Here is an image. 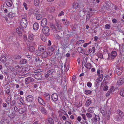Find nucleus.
Returning a JSON list of instances; mask_svg holds the SVG:
<instances>
[{"label": "nucleus", "instance_id": "nucleus-40", "mask_svg": "<svg viewBox=\"0 0 124 124\" xmlns=\"http://www.w3.org/2000/svg\"><path fill=\"white\" fill-rule=\"evenodd\" d=\"M62 22L65 25H67L68 24L69 21L65 19H63L62 20Z\"/></svg>", "mask_w": 124, "mask_h": 124}, {"label": "nucleus", "instance_id": "nucleus-29", "mask_svg": "<svg viewBox=\"0 0 124 124\" xmlns=\"http://www.w3.org/2000/svg\"><path fill=\"white\" fill-rule=\"evenodd\" d=\"M48 55V53L47 52L45 51L42 53L41 55V56L42 58H45L47 57Z\"/></svg>", "mask_w": 124, "mask_h": 124}, {"label": "nucleus", "instance_id": "nucleus-25", "mask_svg": "<svg viewBox=\"0 0 124 124\" xmlns=\"http://www.w3.org/2000/svg\"><path fill=\"white\" fill-rule=\"evenodd\" d=\"M44 96L46 100L49 101L50 100V95L48 94L45 93L44 94Z\"/></svg>", "mask_w": 124, "mask_h": 124}, {"label": "nucleus", "instance_id": "nucleus-64", "mask_svg": "<svg viewBox=\"0 0 124 124\" xmlns=\"http://www.w3.org/2000/svg\"><path fill=\"white\" fill-rule=\"evenodd\" d=\"M111 93V92H110V91H108V92L106 94V95L107 97H108V96H109Z\"/></svg>", "mask_w": 124, "mask_h": 124}, {"label": "nucleus", "instance_id": "nucleus-54", "mask_svg": "<svg viewBox=\"0 0 124 124\" xmlns=\"http://www.w3.org/2000/svg\"><path fill=\"white\" fill-rule=\"evenodd\" d=\"M98 56L99 58H103V56L102 54L101 53H100L98 54Z\"/></svg>", "mask_w": 124, "mask_h": 124}, {"label": "nucleus", "instance_id": "nucleus-60", "mask_svg": "<svg viewBox=\"0 0 124 124\" xmlns=\"http://www.w3.org/2000/svg\"><path fill=\"white\" fill-rule=\"evenodd\" d=\"M21 58V56L20 55H18L16 56V57L15 58V59H20Z\"/></svg>", "mask_w": 124, "mask_h": 124}, {"label": "nucleus", "instance_id": "nucleus-46", "mask_svg": "<svg viewBox=\"0 0 124 124\" xmlns=\"http://www.w3.org/2000/svg\"><path fill=\"white\" fill-rule=\"evenodd\" d=\"M78 51L80 53H83L84 52V51L81 47H79L78 48Z\"/></svg>", "mask_w": 124, "mask_h": 124}, {"label": "nucleus", "instance_id": "nucleus-44", "mask_svg": "<svg viewBox=\"0 0 124 124\" xmlns=\"http://www.w3.org/2000/svg\"><path fill=\"white\" fill-rule=\"evenodd\" d=\"M85 94H91L92 91L91 90H85Z\"/></svg>", "mask_w": 124, "mask_h": 124}, {"label": "nucleus", "instance_id": "nucleus-21", "mask_svg": "<svg viewBox=\"0 0 124 124\" xmlns=\"http://www.w3.org/2000/svg\"><path fill=\"white\" fill-rule=\"evenodd\" d=\"M46 122L48 121L51 124H54V121L51 117H49L46 120Z\"/></svg>", "mask_w": 124, "mask_h": 124}, {"label": "nucleus", "instance_id": "nucleus-2", "mask_svg": "<svg viewBox=\"0 0 124 124\" xmlns=\"http://www.w3.org/2000/svg\"><path fill=\"white\" fill-rule=\"evenodd\" d=\"M16 31L18 33L19 36L20 37L22 36L23 33L24 32L25 33V31H24V30L21 27H18L16 29Z\"/></svg>", "mask_w": 124, "mask_h": 124}, {"label": "nucleus", "instance_id": "nucleus-45", "mask_svg": "<svg viewBox=\"0 0 124 124\" xmlns=\"http://www.w3.org/2000/svg\"><path fill=\"white\" fill-rule=\"evenodd\" d=\"M120 95L123 97H124V89H121L120 91Z\"/></svg>", "mask_w": 124, "mask_h": 124}, {"label": "nucleus", "instance_id": "nucleus-27", "mask_svg": "<svg viewBox=\"0 0 124 124\" xmlns=\"http://www.w3.org/2000/svg\"><path fill=\"white\" fill-rule=\"evenodd\" d=\"M58 113L60 116H62V114L64 115H65L66 114V113L65 111L62 109H60Z\"/></svg>", "mask_w": 124, "mask_h": 124}, {"label": "nucleus", "instance_id": "nucleus-61", "mask_svg": "<svg viewBox=\"0 0 124 124\" xmlns=\"http://www.w3.org/2000/svg\"><path fill=\"white\" fill-rule=\"evenodd\" d=\"M108 88V86L107 85H105L103 88L104 91H106L107 90Z\"/></svg>", "mask_w": 124, "mask_h": 124}, {"label": "nucleus", "instance_id": "nucleus-9", "mask_svg": "<svg viewBox=\"0 0 124 124\" xmlns=\"http://www.w3.org/2000/svg\"><path fill=\"white\" fill-rule=\"evenodd\" d=\"M31 52H32L33 54L37 55H39L41 54L39 52L36 50H35V48L33 46H31Z\"/></svg>", "mask_w": 124, "mask_h": 124}, {"label": "nucleus", "instance_id": "nucleus-50", "mask_svg": "<svg viewBox=\"0 0 124 124\" xmlns=\"http://www.w3.org/2000/svg\"><path fill=\"white\" fill-rule=\"evenodd\" d=\"M86 115L88 118H91L92 117V114L90 113H86Z\"/></svg>", "mask_w": 124, "mask_h": 124}, {"label": "nucleus", "instance_id": "nucleus-41", "mask_svg": "<svg viewBox=\"0 0 124 124\" xmlns=\"http://www.w3.org/2000/svg\"><path fill=\"white\" fill-rule=\"evenodd\" d=\"M8 16L9 18H12L13 17L15 16V15L14 13L10 12L8 14Z\"/></svg>", "mask_w": 124, "mask_h": 124}, {"label": "nucleus", "instance_id": "nucleus-11", "mask_svg": "<svg viewBox=\"0 0 124 124\" xmlns=\"http://www.w3.org/2000/svg\"><path fill=\"white\" fill-rule=\"evenodd\" d=\"M58 96L57 94L56 93H53L52 95V98L53 101H56L58 99Z\"/></svg>", "mask_w": 124, "mask_h": 124}, {"label": "nucleus", "instance_id": "nucleus-53", "mask_svg": "<svg viewBox=\"0 0 124 124\" xmlns=\"http://www.w3.org/2000/svg\"><path fill=\"white\" fill-rule=\"evenodd\" d=\"M46 106H47V108H48L49 110H52V109L51 108L50 105L49 104L47 103L46 104Z\"/></svg>", "mask_w": 124, "mask_h": 124}, {"label": "nucleus", "instance_id": "nucleus-20", "mask_svg": "<svg viewBox=\"0 0 124 124\" xmlns=\"http://www.w3.org/2000/svg\"><path fill=\"white\" fill-rule=\"evenodd\" d=\"M39 28V24L37 23H35L33 25V29L34 30H37Z\"/></svg>", "mask_w": 124, "mask_h": 124}, {"label": "nucleus", "instance_id": "nucleus-42", "mask_svg": "<svg viewBox=\"0 0 124 124\" xmlns=\"http://www.w3.org/2000/svg\"><path fill=\"white\" fill-rule=\"evenodd\" d=\"M16 101L15 100H12L10 102V105L11 106H14L16 105Z\"/></svg>", "mask_w": 124, "mask_h": 124}, {"label": "nucleus", "instance_id": "nucleus-33", "mask_svg": "<svg viewBox=\"0 0 124 124\" xmlns=\"http://www.w3.org/2000/svg\"><path fill=\"white\" fill-rule=\"evenodd\" d=\"M27 62L26 60L23 59L20 60V64H24L26 63Z\"/></svg>", "mask_w": 124, "mask_h": 124}, {"label": "nucleus", "instance_id": "nucleus-15", "mask_svg": "<svg viewBox=\"0 0 124 124\" xmlns=\"http://www.w3.org/2000/svg\"><path fill=\"white\" fill-rule=\"evenodd\" d=\"M6 3L8 7H11L13 4L12 1L11 0H6Z\"/></svg>", "mask_w": 124, "mask_h": 124}, {"label": "nucleus", "instance_id": "nucleus-17", "mask_svg": "<svg viewBox=\"0 0 124 124\" xmlns=\"http://www.w3.org/2000/svg\"><path fill=\"white\" fill-rule=\"evenodd\" d=\"M39 113L37 111H32L31 112V115L33 117H36L39 116Z\"/></svg>", "mask_w": 124, "mask_h": 124}, {"label": "nucleus", "instance_id": "nucleus-49", "mask_svg": "<svg viewBox=\"0 0 124 124\" xmlns=\"http://www.w3.org/2000/svg\"><path fill=\"white\" fill-rule=\"evenodd\" d=\"M114 86H112L111 87L109 91L111 92L112 93H113L114 91Z\"/></svg>", "mask_w": 124, "mask_h": 124}, {"label": "nucleus", "instance_id": "nucleus-19", "mask_svg": "<svg viewBox=\"0 0 124 124\" xmlns=\"http://www.w3.org/2000/svg\"><path fill=\"white\" fill-rule=\"evenodd\" d=\"M117 112L118 113V115L119 116V117L120 119H121L124 116V115L123 114L122 112L119 110H117Z\"/></svg>", "mask_w": 124, "mask_h": 124}, {"label": "nucleus", "instance_id": "nucleus-5", "mask_svg": "<svg viewBox=\"0 0 124 124\" xmlns=\"http://www.w3.org/2000/svg\"><path fill=\"white\" fill-rule=\"evenodd\" d=\"M123 69L122 67H119L116 66V70L117 74L118 75H120L123 71Z\"/></svg>", "mask_w": 124, "mask_h": 124}, {"label": "nucleus", "instance_id": "nucleus-26", "mask_svg": "<svg viewBox=\"0 0 124 124\" xmlns=\"http://www.w3.org/2000/svg\"><path fill=\"white\" fill-rule=\"evenodd\" d=\"M25 82L26 84H29L31 82V78L28 77L26 78L25 80Z\"/></svg>", "mask_w": 124, "mask_h": 124}, {"label": "nucleus", "instance_id": "nucleus-22", "mask_svg": "<svg viewBox=\"0 0 124 124\" xmlns=\"http://www.w3.org/2000/svg\"><path fill=\"white\" fill-rule=\"evenodd\" d=\"M0 60L1 62L5 63L6 61V58L3 55H2L0 58Z\"/></svg>", "mask_w": 124, "mask_h": 124}, {"label": "nucleus", "instance_id": "nucleus-24", "mask_svg": "<svg viewBox=\"0 0 124 124\" xmlns=\"http://www.w3.org/2000/svg\"><path fill=\"white\" fill-rule=\"evenodd\" d=\"M99 76L98 77L97 81L98 82H101L103 78V74H101L99 75Z\"/></svg>", "mask_w": 124, "mask_h": 124}, {"label": "nucleus", "instance_id": "nucleus-63", "mask_svg": "<svg viewBox=\"0 0 124 124\" xmlns=\"http://www.w3.org/2000/svg\"><path fill=\"white\" fill-rule=\"evenodd\" d=\"M14 110L15 111V112H17L19 110L17 107L16 106H15L14 107Z\"/></svg>", "mask_w": 124, "mask_h": 124}, {"label": "nucleus", "instance_id": "nucleus-47", "mask_svg": "<svg viewBox=\"0 0 124 124\" xmlns=\"http://www.w3.org/2000/svg\"><path fill=\"white\" fill-rule=\"evenodd\" d=\"M65 124H73L72 122L70 120L65 121Z\"/></svg>", "mask_w": 124, "mask_h": 124}, {"label": "nucleus", "instance_id": "nucleus-6", "mask_svg": "<svg viewBox=\"0 0 124 124\" xmlns=\"http://www.w3.org/2000/svg\"><path fill=\"white\" fill-rule=\"evenodd\" d=\"M22 67V66H20L19 65L16 66L14 69L13 74L15 75L19 71H21L20 69Z\"/></svg>", "mask_w": 124, "mask_h": 124}, {"label": "nucleus", "instance_id": "nucleus-3", "mask_svg": "<svg viewBox=\"0 0 124 124\" xmlns=\"http://www.w3.org/2000/svg\"><path fill=\"white\" fill-rule=\"evenodd\" d=\"M49 28L47 26H45L42 29V32L46 35L48 36L49 35Z\"/></svg>", "mask_w": 124, "mask_h": 124}, {"label": "nucleus", "instance_id": "nucleus-32", "mask_svg": "<svg viewBox=\"0 0 124 124\" xmlns=\"http://www.w3.org/2000/svg\"><path fill=\"white\" fill-rule=\"evenodd\" d=\"M100 119L99 117L96 115H95V117L93 118V120L95 122H97L98 120H99Z\"/></svg>", "mask_w": 124, "mask_h": 124}, {"label": "nucleus", "instance_id": "nucleus-38", "mask_svg": "<svg viewBox=\"0 0 124 124\" xmlns=\"http://www.w3.org/2000/svg\"><path fill=\"white\" fill-rule=\"evenodd\" d=\"M94 108L93 107H90L88 109V111L90 113H93L94 112Z\"/></svg>", "mask_w": 124, "mask_h": 124}, {"label": "nucleus", "instance_id": "nucleus-4", "mask_svg": "<svg viewBox=\"0 0 124 124\" xmlns=\"http://www.w3.org/2000/svg\"><path fill=\"white\" fill-rule=\"evenodd\" d=\"M39 110L42 114L46 115L47 114V110L42 106H39L38 107Z\"/></svg>", "mask_w": 124, "mask_h": 124}, {"label": "nucleus", "instance_id": "nucleus-13", "mask_svg": "<svg viewBox=\"0 0 124 124\" xmlns=\"http://www.w3.org/2000/svg\"><path fill=\"white\" fill-rule=\"evenodd\" d=\"M31 58H32V62H41L39 60V57L37 56H33V57H32Z\"/></svg>", "mask_w": 124, "mask_h": 124}, {"label": "nucleus", "instance_id": "nucleus-39", "mask_svg": "<svg viewBox=\"0 0 124 124\" xmlns=\"http://www.w3.org/2000/svg\"><path fill=\"white\" fill-rule=\"evenodd\" d=\"M40 2L39 0H34V5L37 6L39 5V4Z\"/></svg>", "mask_w": 124, "mask_h": 124}, {"label": "nucleus", "instance_id": "nucleus-1", "mask_svg": "<svg viewBox=\"0 0 124 124\" xmlns=\"http://www.w3.org/2000/svg\"><path fill=\"white\" fill-rule=\"evenodd\" d=\"M20 25L23 28H26L27 25V22L26 19L24 18H22L21 21Z\"/></svg>", "mask_w": 124, "mask_h": 124}, {"label": "nucleus", "instance_id": "nucleus-59", "mask_svg": "<svg viewBox=\"0 0 124 124\" xmlns=\"http://www.w3.org/2000/svg\"><path fill=\"white\" fill-rule=\"evenodd\" d=\"M64 12L62 11L58 15V16H61L62 15H64Z\"/></svg>", "mask_w": 124, "mask_h": 124}, {"label": "nucleus", "instance_id": "nucleus-30", "mask_svg": "<svg viewBox=\"0 0 124 124\" xmlns=\"http://www.w3.org/2000/svg\"><path fill=\"white\" fill-rule=\"evenodd\" d=\"M25 111V109L24 108H20L18 112L20 114H21L24 112Z\"/></svg>", "mask_w": 124, "mask_h": 124}, {"label": "nucleus", "instance_id": "nucleus-48", "mask_svg": "<svg viewBox=\"0 0 124 124\" xmlns=\"http://www.w3.org/2000/svg\"><path fill=\"white\" fill-rule=\"evenodd\" d=\"M31 35L30 34L29 35L28 37V40L29 42H28V44L29 45H30L31 44Z\"/></svg>", "mask_w": 124, "mask_h": 124}, {"label": "nucleus", "instance_id": "nucleus-18", "mask_svg": "<svg viewBox=\"0 0 124 124\" xmlns=\"http://www.w3.org/2000/svg\"><path fill=\"white\" fill-rule=\"evenodd\" d=\"M32 76H34L36 79H39L41 78V75L39 73L35 74Z\"/></svg>", "mask_w": 124, "mask_h": 124}, {"label": "nucleus", "instance_id": "nucleus-35", "mask_svg": "<svg viewBox=\"0 0 124 124\" xmlns=\"http://www.w3.org/2000/svg\"><path fill=\"white\" fill-rule=\"evenodd\" d=\"M85 66L86 68L88 69H90L91 68V64L90 63H87L85 64Z\"/></svg>", "mask_w": 124, "mask_h": 124}, {"label": "nucleus", "instance_id": "nucleus-62", "mask_svg": "<svg viewBox=\"0 0 124 124\" xmlns=\"http://www.w3.org/2000/svg\"><path fill=\"white\" fill-rule=\"evenodd\" d=\"M77 120L79 122H80L82 120V118L80 116H78L77 117Z\"/></svg>", "mask_w": 124, "mask_h": 124}, {"label": "nucleus", "instance_id": "nucleus-14", "mask_svg": "<svg viewBox=\"0 0 124 124\" xmlns=\"http://www.w3.org/2000/svg\"><path fill=\"white\" fill-rule=\"evenodd\" d=\"M124 83V78H121L119 79L117 81V84L118 85H121Z\"/></svg>", "mask_w": 124, "mask_h": 124}, {"label": "nucleus", "instance_id": "nucleus-8", "mask_svg": "<svg viewBox=\"0 0 124 124\" xmlns=\"http://www.w3.org/2000/svg\"><path fill=\"white\" fill-rule=\"evenodd\" d=\"M54 72V70H50L47 72V74H45V77L46 78H47L49 77H51Z\"/></svg>", "mask_w": 124, "mask_h": 124}, {"label": "nucleus", "instance_id": "nucleus-57", "mask_svg": "<svg viewBox=\"0 0 124 124\" xmlns=\"http://www.w3.org/2000/svg\"><path fill=\"white\" fill-rule=\"evenodd\" d=\"M55 10V8L54 7H51L50 9V10L51 12H53Z\"/></svg>", "mask_w": 124, "mask_h": 124}, {"label": "nucleus", "instance_id": "nucleus-16", "mask_svg": "<svg viewBox=\"0 0 124 124\" xmlns=\"http://www.w3.org/2000/svg\"><path fill=\"white\" fill-rule=\"evenodd\" d=\"M54 49L52 47H49L48 49V55H51L53 53Z\"/></svg>", "mask_w": 124, "mask_h": 124}, {"label": "nucleus", "instance_id": "nucleus-36", "mask_svg": "<svg viewBox=\"0 0 124 124\" xmlns=\"http://www.w3.org/2000/svg\"><path fill=\"white\" fill-rule=\"evenodd\" d=\"M91 103V100L90 99H89L87 100V101L85 103V105L86 106H88Z\"/></svg>", "mask_w": 124, "mask_h": 124}, {"label": "nucleus", "instance_id": "nucleus-58", "mask_svg": "<svg viewBox=\"0 0 124 124\" xmlns=\"http://www.w3.org/2000/svg\"><path fill=\"white\" fill-rule=\"evenodd\" d=\"M92 84L91 83L88 82L87 83V86L89 87H91L92 86Z\"/></svg>", "mask_w": 124, "mask_h": 124}, {"label": "nucleus", "instance_id": "nucleus-52", "mask_svg": "<svg viewBox=\"0 0 124 124\" xmlns=\"http://www.w3.org/2000/svg\"><path fill=\"white\" fill-rule=\"evenodd\" d=\"M85 42V41L84 40H81L78 41L77 43V44H81L82 43H83Z\"/></svg>", "mask_w": 124, "mask_h": 124}, {"label": "nucleus", "instance_id": "nucleus-28", "mask_svg": "<svg viewBox=\"0 0 124 124\" xmlns=\"http://www.w3.org/2000/svg\"><path fill=\"white\" fill-rule=\"evenodd\" d=\"M111 58L112 59H113L117 55L116 52L115 51H112L111 54Z\"/></svg>", "mask_w": 124, "mask_h": 124}, {"label": "nucleus", "instance_id": "nucleus-55", "mask_svg": "<svg viewBox=\"0 0 124 124\" xmlns=\"http://www.w3.org/2000/svg\"><path fill=\"white\" fill-rule=\"evenodd\" d=\"M48 18L50 19H52L54 18L53 16L51 15H49L48 16Z\"/></svg>", "mask_w": 124, "mask_h": 124}, {"label": "nucleus", "instance_id": "nucleus-23", "mask_svg": "<svg viewBox=\"0 0 124 124\" xmlns=\"http://www.w3.org/2000/svg\"><path fill=\"white\" fill-rule=\"evenodd\" d=\"M8 116L11 118H13L15 116V113L14 111H13L10 113H9Z\"/></svg>", "mask_w": 124, "mask_h": 124}, {"label": "nucleus", "instance_id": "nucleus-7", "mask_svg": "<svg viewBox=\"0 0 124 124\" xmlns=\"http://www.w3.org/2000/svg\"><path fill=\"white\" fill-rule=\"evenodd\" d=\"M56 27H57V28L56 27L53 26V30H54V31H55V33H56L57 31H59L60 30H61L62 29V27H61L60 25L58 24H57Z\"/></svg>", "mask_w": 124, "mask_h": 124}, {"label": "nucleus", "instance_id": "nucleus-31", "mask_svg": "<svg viewBox=\"0 0 124 124\" xmlns=\"http://www.w3.org/2000/svg\"><path fill=\"white\" fill-rule=\"evenodd\" d=\"M26 101L28 103H30L31 102V95H28L26 97Z\"/></svg>", "mask_w": 124, "mask_h": 124}, {"label": "nucleus", "instance_id": "nucleus-34", "mask_svg": "<svg viewBox=\"0 0 124 124\" xmlns=\"http://www.w3.org/2000/svg\"><path fill=\"white\" fill-rule=\"evenodd\" d=\"M45 48V46L42 45H40L38 47V49L40 51H43Z\"/></svg>", "mask_w": 124, "mask_h": 124}, {"label": "nucleus", "instance_id": "nucleus-10", "mask_svg": "<svg viewBox=\"0 0 124 124\" xmlns=\"http://www.w3.org/2000/svg\"><path fill=\"white\" fill-rule=\"evenodd\" d=\"M39 102L41 105L45 106L46 105V102L43 100L40 97H39L38 99Z\"/></svg>", "mask_w": 124, "mask_h": 124}, {"label": "nucleus", "instance_id": "nucleus-37", "mask_svg": "<svg viewBox=\"0 0 124 124\" xmlns=\"http://www.w3.org/2000/svg\"><path fill=\"white\" fill-rule=\"evenodd\" d=\"M73 8H78V4L76 2H74L73 4Z\"/></svg>", "mask_w": 124, "mask_h": 124}, {"label": "nucleus", "instance_id": "nucleus-43", "mask_svg": "<svg viewBox=\"0 0 124 124\" xmlns=\"http://www.w3.org/2000/svg\"><path fill=\"white\" fill-rule=\"evenodd\" d=\"M42 15L40 14H39L37 15L36 19L38 20H40L42 18Z\"/></svg>", "mask_w": 124, "mask_h": 124}, {"label": "nucleus", "instance_id": "nucleus-56", "mask_svg": "<svg viewBox=\"0 0 124 124\" xmlns=\"http://www.w3.org/2000/svg\"><path fill=\"white\" fill-rule=\"evenodd\" d=\"M81 115L82 116L83 119L85 120H86V118L85 115L84 114H82Z\"/></svg>", "mask_w": 124, "mask_h": 124}, {"label": "nucleus", "instance_id": "nucleus-12", "mask_svg": "<svg viewBox=\"0 0 124 124\" xmlns=\"http://www.w3.org/2000/svg\"><path fill=\"white\" fill-rule=\"evenodd\" d=\"M47 23V20L46 18H43L41 22V25L42 27H44L46 25Z\"/></svg>", "mask_w": 124, "mask_h": 124}, {"label": "nucleus", "instance_id": "nucleus-51", "mask_svg": "<svg viewBox=\"0 0 124 124\" xmlns=\"http://www.w3.org/2000/svg\"><path fill=\"white\" fill-rule=\"evenodd\" d=\"M105 29H109L110 28V25L109 24H107L105 25Z\"/></svg>", "mask_w": 124, "mask_h": 124}]
</instances>
